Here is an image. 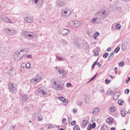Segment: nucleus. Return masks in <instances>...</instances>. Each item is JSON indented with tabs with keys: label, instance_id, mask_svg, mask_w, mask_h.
I'll use <instances>...</instances> for the list:
<instances>
[{
	"label": "nucleus",
	"instance_id": "nucleus-56",
	"mask_svg": "<svg viewBox=\"0 0 130 130\" xmlns=\"http://www.w3.org/2000/svg\"><path fill=\"white\" fill-rule=\"evenodd\" d=\"M94 54H95V56H98L99 54V52H98V51H96V52Z\"/></svg>",
	"mask_w": 130,
	"mask_h": 130
},
{
	"label": "nucleus",
	"instance_id": "nucleus-52",
	"mask_svg": "<svg viewBox=\"0 0 130 130\" xmlns=\"http://www.w3.org/2000/svg\"><path fill=\"white\" fill-rule=\"evenodd\" d=\"M96 64H97V66H99V67H100L102 66L101 64H100L99 62H97V61H96Z\"/></svg>",
	"mask_w": 130,
	"mask_h": 130
},
{
	"label": "nucleus",
	"instance_id": "nucleus-32",
	"mask_svg": "<svg viewBox=\"0 0 130 130\" xmlns=\"http://www.w3.org/2000/svg\"><path fill=\"white\" fill-rule=\"evenodd\" d=\"M79 127L78 125L75 126L73 128L74 130H79Z\"/></svg>",
	"mask_w": 130,
	"mask_h": 130
},
{
	"label": "nucleus",
	"instance_id": "nucleus-38",
	"mask_svg": "<svg viewBox=\"0 0 130 130\" xmlns=\"http://www.w3.org/2000/svg\"><path fill=\"white\" fill-rule=\"evenodd\" d=\"M119 66H121V67H123L124 65V63L123 61H122L120 62L119 64Z\"/></svg>",
	"mask_w": 130,
	"mask_h": 130
},
{
	"label": "nucleus",
	"instance_id": "nucleus-9",
	"mask_svg": "<svg viewBox=\"0 0 130 130\" xmlns=\"http://www.w3.org/2000/svg\"><path fill=\"white\" fill-rule=\"evenodd\" d=\"M4 31L9 35H12L17 33V31L15 30H12L7 28H5Z\"/></svg>",
	"mask_w": 130,
	"mask_h": 130
},
{
	"label": "nucleus",
	"instance_id": "nucleus-2",
	"mask_svg": "<svg viewBox=\"0 0 130 130\" xmlns=\"http://www.w3.org/2000/svg\"><path fill=\"white\" fill-rule=\"evenodd\" d=\"M107 14V12L105 10H100L96 13L95 16L96 17L92 18L90 21V22L92 23H96L97 19L104 20L106 18Z\"/></svg>",
	"mask_w": 130,
	"mask_h": 130
},
{
	"label": "nucleus",
	"instance_id": "nucleus-43",
	"mask_svg": "<svg viewBox=\"0 0 130 130\" xmlns=\"http://www.w3.org/2000/svg\"><path fill=\"white\" fill-rule=\"evenodd\" d=\"M21 68H24L26 67V64L23 63L21 64Z\"/></svg>",
	"mask_w": 130,
	"mask_h": 130
},
{
	"label": "nucleus",
	"instance_id": "nucleus-55",
	"mask_svg": "<svg viewBox=\"0 0 130 130\" xmlns=\"http://www.w3.org/2000/svg\"><path fill=\"white\" fill-rule=\"evenodd\" d=\"M91 126L89 125L87 129L88 130H90L91 129Z\"/></svg>",
	"mask_w": 130,
	"mask_h": 130
},
{
	"label": "nucleus",
	"instance_id": "nucleus-6",
	"mask_svg": "<svg viewBox=\"0 0 130 130\" xmlns=\"http://www.w3.org/2000/svg\"><path fill=\"white\" fill-rule=\"evenodd\" d=\"M36 92L38 95L45 96L47 95L46 92L43 87L39 88L36 90Z\"/></svg>",
	"mask_w": 130,
	"mask_h": 130
},
{
	"label": "nucleus",
	"instance_id": "nucleus-12",
	"mask_svg": "<svg viewBox=\"0 0 130 130\" xmlns=\"http://www.w3.org/2000/svg\"><path fill=\"white\" fill-rule=\"evenodd\" d=\"M59 33L63 35H68L70 33L69 30L64 28H62L60 30L58 31Z\"/></svg>",
	"mask_w": 130,
	"mask_h": 130
},
{
	"label": "nucleus",
	"instance_id": "nucleus-25",
	"mask_svg": "<svg viewBox=\"0 0 130 130\" xmlns=\"http://www.w3.org/2000/svg\"><path fill=\"white\" fill-rule=\"evenodd\" d=\"M118 103L119 105H121L123 104V101L121 99H119L118 100Z\"/></svg>",
	"mask_w": 130,
	"mask_h": 130
},
{
	"label": "nucleus",
	"instance_id": "nucleus-22",
	"mask_svg": "<svg viewBox=\"0 0 130 130\" xmlns=\"http://www.w3.org/2000/svg\"><path fill=\"white\" fill-rule=\"evenodd\" d=\"M56 56V58L58 59L59 61H62V58H61L60 57V55L59 53H58L55 55Z\"/></svg>",
	"mask_w": 130,
	"mask_h": 130
},
{
	"label": "nucleus",
	"instance_id": "nucleus-39",
	"mask_svg": "<svg viewBox=\"0 0 130 130\" xmlns=\"http://www.w3.org/2000/svg\"><path fill=\"white\" fill-rule=\"evenodd\" d=\"M110 118H108L106 120V122L107 123H109L110 124L112 123V121L111 120H110Z\"/></svg>",
	"mask_w": 130,
	"mask_h": 130
},
{
	"label": "nucleus",
	"instance_id": "nucleus-7",
	"mask_svg": "<svg viewBox=\"0 0 130 130\" xmlns=\"http://www.w3.org/2000/svg\"><path fill=\"white\" fill-rule=\"evenodd\" d=\"M31 2L36 6L37 9H39L43 4V0H30Z\"/></svg>",
	"mask_w": 130,
	"mask_h": 130
},
{
	"label": "nucleus",
	"instance_id": "nucleus-15",
	"mask_svg": "<svg viewBox=\"0 0 130 130\" xmlns=\"http://www.w3.org/2000/svg\"><path fill=\"white\" fill-rule=\"evenodd\" d=\"M59 73L62 79L65 78L67 75V73L66 71L62 69L60 71V70H59Z\"/></svg>",
	"mask_w": 130,
	"mask_h": 130
},
{
	"label": "nucleus",
	"instance_id": "nucleus-21",
	"mask_svg": "<svg viewBox=\"0 0 130 130\" xmlns=\"http://www.w3.org/2000/svg\"><path fill=\"white\" fill-rule=\"evenodd\" d=\"M80 22L78 21H76L74 22L73 25L75 27H78L80 25Z\"/></svg>",
	"mask_w": 130,
	"mask_h": 130
},
{
	"label": "nucleus",
	"instance_id": "nucleus-50",
	"mask_svg": "<svg viewBox=\"0 0 130 130\" xmlns=\"http://www.w3.org/2000/svg\"><path fill=\"white\" fill-rule=\"evenodd\" d=\"M15 127V126H14L13 125L11 126L10 129V130H13Z\"/></svg>",
	"mask_w": 130,
	"mask_h": 130
},
{
	"label": "nucleus",
	"instance_id": "nucleus-58",
	"mask_svg": "<svg viewBox=\"0 0 130 130\" xmlns=\"http://www.w3.org/2000/svg\"><path fill=\"white\" fill-rule=\"evenodd\" d=\"M118 25H116V28L117 29L119 30V29L120 28V26L118 27Z\"/></svg>",
	"mask_w": 130,
	"mask_h": 130
},
{
	"label": "nucleus",
	"instance_id": "nucleus-57",
	"mask_svg": "<svg viewBox=\"0 0 130 130\" xmlns=\"http://www.w3.org/2000/svg\"><path fill=\"white\" fill-rule=\"evenodd\" d=\"M66 120L65 119H63L62 121V123H65V122L66 121Z\"/></svg>",
	"mask_w": 130,
	"mask_h": 130
},
{
	"label": "nucleus",
	"instance_id": "nucleus-29",
	"mask_svg": "<svg viewBox=\"0 0 130 130\" xmlns=\"http://www.w3.org/2000/svg\"><path fill=\"white\" fill-rule=\"evenodd\" d=\"M25 58H26L32 59V55L31 54L27 55L25 56Z\"/></svg>",
	"mask_w": 130,
	"mask_h": 130
},
{
	"label": "nucleus",
	"instance_id": "nucleus-42",
	"mask_svg": "<svg viewBox=\"0 0 130 130\" xmlns=\"http://www.w3.org/2000/svg\"><path fill=\"white\" fill-rule=\"evenodd\" d=\"M105 82H106L107 84H109L111 82L110 80H108L107 79H106L105 80Z\"/></svg>",
	"mask_w": 130,
	"mask_h": 130
},
{
	"label": "nucleus",
	"instance_id": "nucleus-35",
	"mask_svg": "<svg viewBox=\"0 0 130 130\" xmlns=\"http://www.w3.org/2000/svg\"><path fill=\"white\" fill-rule=\"evenodd\" d=\"M120 49V48L119 47H117L115 49L114 52L116 53H117L119 51Z\"/></svg>",
	"mask_w": 130,
	"mask_h": 130
},
{
	"label": "nucleus",
	"instance_id": "nucleus-59",
	"mask_svg": "<svg viewBox=\"0 0 130 130\" xmlns=\"http://www.w3.org/2000/svg\"><path fill=\"white\" fill-rule=\"evenodd\" d=\"M118 25H116V28L117 29L119 30V29L120 28V26L118 27Z\"/></svg>",
	"mask_w": 130,
	"mask_h": 130
},
{
	"label": "nucleus",
	"instance_id": "nucleus-27",
	"mask_svg": "<svg viewBox=\"0 0 130 130\" xmlns=\"http://www.w3.org/2000/svg\"><path fill=\"white\" fill-rule=\"evenodd\" d=\"M34 78H36V79H37L38 81L39 82L40 81L41 79L40 76L39 75H37L36 76L34 77Z\"/></svg>",
	"mask_w": 130,
	"mask_h": 130
},
{
	"label": "nucleus",
	"instance_id": "nucleus-3",
	"mask_svg": "<svg viewBox=\"0 0 130 130\" xmlns=\"http://www.w3.org/2000/svg\"><path fill=\"white\" fill-rule=\"evenodd\" d=\"M59 81L58 78H57L53 79L51 82V84H52L53 86L55 85V86L53 87L54 89L59 91H62L64 89L63 87V84L61 83H59L57 84Z\"/></svg>",
	"mask_w": 130,
	"mask_h": 130
},
{
	"label": "nucleus",
	"instance_id": "nucleus-26",
	"mask_svg": "<svg viewBox=\"0 0 130 130\" xmlns=\"http://www.w3.org/2000/svg\"><path fill=\"white\" fill-rule=\"evenodd\" d=\"M60 41L61 43L63 44V45H66L68 44L67 42L63 39H61Z\"/></svg>",
	"mask_w": 130,
	"mask_h": 130
},
{
	"label": "nucleus",
	"instance_id": "nucleus-60",
	"mask_svg": "<svg viewBox=\"0 0 130 130\" xmlns=\"http://www.w3.org/2000/svg\"><path fill=\"white\" fill-rule=\"evenodd\" d=\"M100 92L102 93H103L104 92V90H101Z\"/></svg>",
	"mask_w": 130,
	"mask_h": 130
},
{
	"label": "nucleus",
	"instance_id": "nucleus-40",
	"mask_svg": "<svg viewBox=\"0 0 130 130\" xmlns=\"http://www.w3.org/2000/svg\"><path fill=\"white\" fill-rule=\"evenodd\" d=\"M99 34V32L98 31H97L94 33V34L93 35V36H94L97 37L98 36Z\"/></svg>",
	"mask_w": 130,
	"mask_h": 130
},
{
	"label": "nucleus",
	"instance_id": "nucleus-45",
	"mask_svg": "<svg viewBox=\"0 0 130 130\" xmlns=\"http://www.w3.org/2000/svg\"><path fill=\"white\" fill-rule=\"evenodd\" d=\"M42 116H39L38 117V119H37L39 121H40L42 120Z\"/></svg>",
	"mask_w": 130,
	"mask_h": 130
},
{
	"label": "nucleus",
	"instance_id": "nucleus-13",
	"mask_svg": "<svg viewBox=\"0 0 130 130\" xmlns=\"http://www.w3.org/2000/svg\"><path fill=\"white\" fill-rule=\"evenodd\" d=\"M20 100L23 103L26 102L28 99L27 95L25 94H22L20 96Z\"/></svg>",
	"mask_w": 130,
	"mask_h": 130
},
{
	"label": "nucleus",
	"instance_id": "nucleus-31",
	"mask_svg": "<svg viewBox=\"0 0 130 130\" xmlns=\"http://www.w3.org/2000/svg\"><path fill=\"white\" fill-rule=\"evenodd\" d=\"M88 122V121L87 120H83V121L82 124L84 126H85L87 124Z\"/></svg>",
	"mask_w": 130,
	"mask_h": 130
},
{
	"label": "nucleus",
	"instance_id": "nucleus-18",
	"mask_svg": "<svg viewBox=\"0 0 130 130\" xmlns=\"http://www.w3.org/2000/svg\"><path fill=\"white\" fill-rule=\"evenodd\" d=\"M39 82L37 80V79H36V78L34 77L32 79L30 80V83L31 84H36L38 82Z\"/></svg>",
	"mask_w": 130,
	"mask_h": 130
},
{
	"label": "nucleus",
	"instance_id": "nucleus-16",
	"mask_svg": "<svg viewBox=\"0 0 130 130\" xmlns=\"http://www.w3.org/2000/svg\"><path fill=\"white\" fill-rule=\"evenodd\" d=\"M24 20L27 23H29L32 22L33 20L32 17L30 16H28L26 17L25 18Z\"/></svg>",
	"mask_w": 130,
	"mask_h": 130
},
{
	"label": "nucleus",
	"instance_id": "nucleus-4",
	"mask_svg": "<svg viewBox=\"0 0 130 130\" xmlns=\"http://www.w3.org/2000/svg\"><path fill=\"white\" fill-rule=\"evenodd\" d=\"M73 10L69 8L66 7L61 10V15L63 18H69L72 14Z\"/></svg>",
	"mask_w": 130,
	"mask_h": 130
},
{
	"label": "nucleus",
	"instance_id": "nucleus-46",
	"mask_svg": "<svg viewBox=\"0 0 130 130\" xmlns=\"http://www.w3.org/2000/svg\"><path fill=\"white\" fill-rule=\"evenodd\" d=\"M77 104L79 105H80L82 104V103L80 101H78L77 102Z\"/></svg>",
	"mask_w": 130,
	"mask_h": 130
},
{
	"label": "nucleus",
	"instance_id": "nucleus-51",
	"mask_svg": "<svg viewBox=\"0 0 130 130\" xmlns=\"http://www.w3.org/2000/svg\"><path fill=\"white\" fill-rule=\"evenodd\" d=\"M31 46L34 48H35L36 47V46L35 44L34 43L31 44Z\"/></svg>",
	"mask_w": 130,
	"mask_h": 130
},
{
	"label": "nucleus",
	"instance_id": "nucleus-44",
	"mask_svg": "<svg viewBox=\"0 0 130 130\" xmlns=\"http://www.w3.org/2000/svg\"><path fill=\"white\" fill-rule=\"evenodd\" d=\"M24 109L27 111L29 110L30 108L28 106H25L24 107Z\"/></svg>",
	"mask_w": 130,
	"mask_h": 130
},
{
	"label": "nucleus",
	"instance_id": "nucleus-24",
	"mask_svg": "<svg viewBox=\"0 0 130 130\" xmlns=\"http://www.w3.org/2000/svg\"><path fill=\"white\" fill-rule=\"evenodd\" d=\"M86 33L89 36L91 35V28H89L86 30Z\"/></svg>",
	"mask_w": 130,
	"mask_h": 130
},
{
	"label": "nucleus",
	"instance_id": "nucleus-64",
	"mask_svg": "<svg viewBox=\"0 0 130 130\" xmlns=\"http://www.w3.org/2000/svg\"><path fill=\"white\" fill-rule=\"evenodd\" d=\"M111 130H115V128L114 127H112L111 128Z\"/></svg>",
	"mask_w": 130,
	"mask_h": 130
},
{
	"label": "nucleus",
	"instance_id": "nucleus-36",
	"mask_svg": "<svg viewBox=\"0 0 130 130\" xmlns=\"http://www.w3.org/2000/svg\"><path fill=\"white\" fill-rule=\"evenodd\" d=\"M110 111L111 112H113V111H115V107H111L109 109Z\"/></svg>",
	"mask_w": 130,
	"mask_h": 130
},
{
	"label": "nucleus",
	"instance_id": "nucleus-63",
	"mask_svg": "<svg viewBox=\"0 0 130 130\" xmlns=\"http://www.w3.org/2000/svg\"><path fill=\"white\" fill-rule=\"evenodd\" d=\"M107 50L108 51H110L111 50V48H110V47L108 48L107 49Z\"/></svg>",
	"mask_w": 130,
	"mask_h": 130
},
{
	"label": "nucleus",
	"instance_id": "nucleus-10",
	"mask_svg": "<svg viewBox=\"0 0 130 130\" xmlns=\"http://www.w3.org/2000/svg\"><path fill=\"white\" fill-rule=\"evenodd\" d=\"M56 5L58 7H61L65 5L66 2L65 0H57L55 2Z\"/></svg>",
	"mask_w": 130,
	"mask_h": 130
},
{
	"label": "nucleus",
	"instance_id": "nucleus-37",
	"mask_svg": "<svg viewBox=\"0 0 130 130\" xmlns=\"http://www.w3.org/2000/svg\"><path fill=\"white\" fill-rule=\"evenodd\" d=\"M108 55V53H105L103 55V57L104 58H106Z\"/></svg>",
	"mask_w": 130,
	"mask_h": 130
},
{
	"label": "nucleus",
	"instance_id": "nucleus-20",
	"mask_svg": "<svg viewBox=\"0 0 130 130\" xmlns=\"http://www.w3.org/2000/svg\"><path fill=\"white\" fill-rule=\"evenodd\" d=\"M100 110L98 108H95L92 112L93 114L95 115L97 114Z\"/></svg>",
	"mask_w": 130,
	"mask_h": 130
},
{
	"label": "nucleus",
	"instance_id": "nucleus-53",
	"mask_svg": "<svg viewBox=\"0 0 130 130\" xmlns=\"http://www.w3.org/2000/svg\"><path fill=\"white\" fill-rule=\"evenodd\" d=\"M69 85L70 86H72V85L71 84L69 83H67L66 84V86L67 87H69Z\"/></svg>",
	"mask_w": 130,
	"mask_h": 130
},
{
	"label": "nucleus",
	"instance_id": "nucleus-33",
	"mask_svg": "<svg viewBox=\"0 0 130 130\" xmlns=\"http://www.w3.org/2000/svg\"><path fill=\"white\" fill-rule=\"evenodd\" d=\"M126 113V112L124 111H121V115L123 117H125Z\"/></svg>",
	"mask_w": 130,
	"mask_h": 130
},
{
	"label": "nucleus",
	"instance_id": "nucleus-48",
	"mask_svg": "<svg viewBox=\"0 0 130 130\" xmlns=\"http://www.w3.org/2000/svg\"><path fill=\"white\" fill-rule=\"evenodd\" d=\"M96 126V124L95 123H93L91 127H92L93 128H94Z\"/></svg>",
	"mask_w": 130,
	"mask_h": 130
},
{
	"label": "nucleus",
	"instance_id": "nucleus-17",
	"mask_svg": "<svg viewBox=\"0 0 130 130\" xmlns=\"http://www.w3.org/2000/svg\"><path fill=\"white\" fill-rule=\"evenodd\" d=\"M59 99L64 103L63 104L64 105H66L68 103V101L66 102V100L63 97H59Z\"/></svg>",
	"mask_w": 130,
	"mask_h": 130
},
{
	"label": "nucleus",
	"instance_id": "nucleus-11",
	"mask_svg": "<svg viewBox=\"0 0 130 130\" xmlns=\"http://www.w3.org/2000/svg\"><path fill=\"white\" fill-rule=\"evenodd\" d=\"M8 85L9 89L11 93H15L16 92V88L14 84L9 83Z\"/></svg>",
	"mask_w": 130,
	"mask_h": 130
},
{
	"label": "nucleus",
	"instance_id": "nucleus-54",
	"mask_svg": "<svg viewBox=\"0 0 130 130\" xmlns=\"http://www.w3.org/2000/svg\"><path fill=\"white\" fill-rule=\"evenodd\" d=\"M97 74H95L93 77H92L90 81L92 80H93L95 77L97 75Z\"/></svg>",
	"mask_w": 130,
	"mask_h": 130
},
{
	"label": "nucleus",
	"instance_id": "nucleus-34",
	"mask_svg": "<svg viewBox=\"0 0 130 130\" xmlns=\"http://www.w3.org/2000/svg\"><path fill=\"white\" fill-rule=\"evenodd\" d=\"M30 67V64L29 63H27L26 64V67L27 69L29 68Z\"/></svg>",
	"mask_w": 130,
	"mask_h": 130
},
{
	"label": "nucleus",
	"instance_id": "nucleus-47",
	"mask_svg": "<svg viewBox=\"0 0 130 130\" xmlns=\"http://www.w3.org/2000/svg\"><path fill=\"white\" fill-rule=\"evenodd\" d=\"M129 92V90L128 89H126L125 90V93L127 94Z\"/></svg>",
	"mask_w": 130,
	"mask_h": 130
},
{
	"label": "nucleus",
	"instance_id": "nucleus-30",
	"mask_svg": "<svg viewBox=\"0 0 130 130\" xmlns=\"http://www.w3.org/2000/svg\"><path fill=\"white\" fill-rule=\"evenodd\" d=\"M90 97L89 96H87L85 97V101L86 103H88L89 102V101L90 99Z\"/></svg>",
	"mask_w": 130,
	"mask_h": 130
},
{
	"label": "nucleus",
	"instance_id": "nucleus-8",
	"mask_svg": "<svg viewBox=\"0 0 130 130\" xmlns=\"http://www.w3.org/2000/svg\"><path fill=\"white\" fill-rule=\"evenodd\" d=\"M86 43V42H83L82 41H77L75 42L74 44L76 46L78 47L83 48L84 47Z\"/></svg>",
	"mask_w": 130,
	"mask_h": 130
},
{
	"label": "nucleus",
	"instance_id": "nucleus-41",
	"mask_svg": "<svg viewBox=\"0 0 130 130\" xmlns=\"http://www.w3.org/2000/svg\"><path fill=\"white\" fill-rule=\"evenodd\" d=\"M98 59H97V60L95 61L93 63V65H92V68L93 69L94 68L95 66V65L96 64V61H97V60H98Z\"/></svg>",
	"mask_w": 130,
	"mask_h": 130
},
{
	"label": "nucleus",
	"instance_id": "nucleus-19",
	"mask_svg": "<svg viewBox=\"0 0 130 130\" xmlns=\"http://www.w3.org/2000/svg\"><path fill=\"white\" fill-rule=\"evenodd\" d=\"M21 115L20 111L19 109H17L14 112V115L17 116H19Z\"/></svg>",
	"mask_w": 130,
	"mask_h": 130
},
{
	"label": "nucleus",
	"instance_id": "nucleus-23",
	"mask_svg": "<svg viewBox=\"0 0 130 130\" xmlns=\"http://www.w3.org/2000/svg\"><path fill=\"white\" fill-rule=\"evenodd\" d=\"M114 53H112L110 54L108 58V60H111L113 57Z\"/></svg>",
	"mask_w": 130,
	"mask_h": 130
},
{
	"label": "nucleus",
	"instance_id": "nucleus-5",
	"mask_svg": "<svg viewBox=\"0 0 130 130\" xmlns=\"http://www.w3.org/2000/svg\"><path fill=\"white\" fill-rule=\"evenodd\" d=\"M23 36L28 39H32L37 38L38 34L31 31H23L22 32Z\"/></svg>",
	"mask_w": 130,
	"mask_h": 130
},
{
	"label": "nucleus",
	"instance_id": "nucleus-49",
	"mask_svg": "<svg viewBox=\"0 0 130 130\" xmlns=\"http://www.w3.org/2000/svg\"><path fill=\"white\" fill-rule=\"evenodd\" d=\"M76 122L75 121H73L71 122V124L72 125H75L76 124Z\"/></svg>",
	"mask_w": 130,
	"mask_h": 130
},
{
	"label": "nucleus",
	"instance_id": "nucleus-28",
	"mask_svg": "<svg viewBox=\"0 0 130 130\" xmlns=\"http://www.w3.org/2000/svg\"><path fill=\"white\" fill-rule=\"evenodd\" d=\"M107 126L105 125L103 126L101 128V130H108Z\"/></svg>",
	"mask_w": 130,
	"mask_h": 130
},
{
	"label": "nucleus",
	"instance_id": "nucleus-62",
	"mask_svg": "<svg viewBox=\"0 0 130 130\" xmlns=\"http://www.w3.org/2000/svg\"><path fill=\"white\" fill-rule=\"evenodd\" d=\"M56 69V71H58V72L59 73V70H60V71L61 70H62V69H60V68H59Z\"/></svg>",
	"mask_w": 130,
	"mask_h": 130
},
{
	"label": "nucleus",
	"instance_id": "nucleus-1",
	"mask_svg": "<svg viewBox=\"0 0 130 130\" xmlns=\"http://www.w3.org/2000/svg\"><path fill=\"white\" fill-rule=\"evenodd\" d=\"M29 51V48H27L18 50L15 52L14 54V59L16 61L20 60Z\"/></svg>",
	"mask_w": 130,
	"mask_h": 130
},
{
	"label": "nucleus",
	"instance_id": "nucleus-14",
	"mask_svg": "<svg viewBox=\"0 0 130 130\" xmlns=\"http://www.w3.org/2000/svg\"><path fill=\"white\" fill-rule=\"evenodd\" d=\"M1 19L4 22L9 23H11L12 22L11 21L8 17H6L3 15L1 16Z\"/></svg>",
	"mask_w": 130,
	"mask_h": 130
},
{
	"label": "nucleus",
	"instance_id": "nucleus-61",
	"mask_svg": "<svg viewBox=\"0 0 130 130\" xmlns=\"http://www.w3.org/2000/svg\"><path fill=\"white\" fill-rule=\"evenodd\" d=\"M116 96V94H114L113 95V98L115 100L116 99L115 98V97Z\"/></svg>",
	"mask_w": 130,
	"mask_h": 130
}]
</instances>
